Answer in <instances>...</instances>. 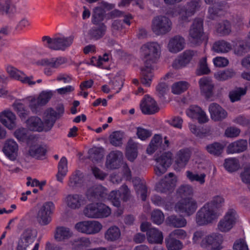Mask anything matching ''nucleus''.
<instances>
[{"mask_svg":"<svg viewBox=\"0 0 250 250\" xmlns=\"http://www.w3.org/2000/svg\"><path fill=\"white\" fill-rule=\"evenodd\" d=\"M73 235V233L69 228L60 227L57 228L55 234V239L58 241H62L68 239Z\"/></svg>","mask_w":250,"mask_h":250,"instance_id":"obj_46","label":"nucleus"},{"mask_svg":"<svg viewBox=\"0 0 250 250\" xmlns=\"http://www.w3.org/2000/svg\"><path fill=\"white\" fill-rule=\"evenodd\" d=\"M137 149L138 144L133 140H129L127 143L125 153V156L129 161L132 162L137 158Z\"/></svg>","mask_w":250,"mask_h":250,"instance_id":"obj_41","label":"nucleus"},{"mask_svg":"<svg viewBox=\"0 0 250 250\" xmlns=\"http://www.w3.org/2000/svg\"><path fill=\"white\" fill-rule=\"evenodd\" d=\"M83 175L79 170H76L69 177L68 186L71 189H74L79 186L83 182Z\"/></svg>","mask_w":250,"mask_h":250,"instance_id":"obj_42","label":"nucleus"},{"mask_svg":"<svg viewBox=\"0 0 250 250\" xmlns=\"http://www.w3.org/2000/svg\"><path fill=\"white\" fill-rule=\"evenodd\" d=\"M223 149V146L219 143H214L207 146L206 147L207 151L214 155H219L221 154Z\"/></svg>","mask_w":250,"mask_h":250,"instance_id":"obj_62","label":"nucleus"},{"mask_svg":"<svg viewBox=\"0 0 250 250\" xmlns=\"http://www.w3.org/2000/svg\"><path fill=\"white\" fill-rule=\"evenodd\" d=\"M191 154L190 148H185L177 152L175 157V164L179 167H184L187 165Z\"/></svg>","mask_w":250,"mask_h":250,"instance_id":"obj_31","label":"nucleus"},{"mask_svg":"<svg viewBox=\"0 0 250 250\" xmlns=\"http://www.w3.org/2000/svg\"><path fill=\"white\" fill-rule=\"evenodd\" d=\"M37 235L36 229L32 228L25 229L17 242L16 250H27L35 241Z\"/></svg>","mask_w":250,"mask_h":250,"instance_id":"obj_9","label":"nucleus"},{"mask_svg":"<svg viewBox=\"0 0 250 250\" xmlns=\"http://www.w3.org/2000/svg\"><path fill=\"white\" fill-rule=\"evenodd\" d=\"M16 12V6L12 2L11 0H0V15L10 17Z\"/></svg>","mask_w":250,"mask_h":250,"instance_id":"obj_34","label":"nucleus"},{"mask_svg":"<svg viewBox=\"0 0 250 250\" xmlns=\"http://www.w3.org/2000/svg\"><path fill=\"white\" fill-rule=\"evenodd\" d=\"M224 167L228 171L234 172L239 168L240 164L238 159L230 158L225 160Z\"/></svg>","mask_w":250,"mask_h":250,"instance_id":"obj_58","label":"nucleus"},{"mask_svg":"<svg viewBox=\"0 0 250 250\" xmlns=\"http://www.w3.org/2000/svg\"><path fill=\"white\" fill-rule=\"evenodd\" d=\"M131 197V191L125 185H122L118 190H112L107 195V199L113 206L119 207L121 205L120 199L128 201Z\"/></svg>","mask_w":250,"mask_h":250,"instance_id":"obj_12","label":"nucleus"},{"mask_svg":"<svg viewBox=\"0 0 250 250\" xmlns=\"http://www.w3.org/2000/svg\"><path fill=\"white\" fill-rule=\"evenodd\" d=\"M53 96V92L50 90L43 91L38 96L39 103L42 106L46 104L51 99Z\"/></svg>","mask_w":250,"mask_h":250,"instance_id":"obj_64","label":"nucleus"},{"mask_svg":"<svg viewBox=\"0 0 250 250\" xmlns=\"http://www.w3.org/2000/svg\"><path fill=\"white\" fill-rule=\"evenodd\" d=\"M114 7V5L108 3L105 1H102L99 6L95 8L94 13L92 15V22L97 24L104 19L106 11L111 10Z\"/></svg>","mask_w":250,"mask_h":250,"instance_id":"obj_23","label":"nucleus"},{"mask_svg":"<svg viewBox=\"0 0 250 250\" xmlns=\"http://www.w3.org/2000/svg\"><path fill=\"white\" fill-rule=\"evenodd\" d=\"M235 75V72L232 68L220 70L215 73L214 77L219 81H225L233 78Z\"/></svg>","mask_w":250,"mask_h":250,"instance_id":"obj_44","label":"nucleus"},{"mask_svg":"<svg viewBox=\"0 0 250 250\" xmlns=\"http://www.w3.org/2000/svg\"><path fill=\"white\" fill-rule=\"evenodd\" d=\"M106 189L101 185H95L90 188L86 192V195L90 199L96 198L98 196L102 198L104 197V194Z\"/></svg>","mask_w":250,"mask_h":250,"instance_id":"obj_43","label":"nucleus"},{"mask_svg":"<svg viewBox=\"0 0 250 250\" xmlns=\"http://www.w3.org/2000/svg\"><path fill=\"white\" fill-rule=\"evenodd\" d=\"M210 117L214 121H219L225 119L228 115L226 111L216 103L211 104L208 107Z\"/></svg>","mask_w":250,"mask_h":250,"instance_id":"obj_30","label":"nucleus"},{"mask_svg":"<svg viewBox=\"0 0 250 250\" xmlns=\"http://www.w3.org/2000/svg\"><path fill=\"white\" fill-rule=\"evenodd\" d=\"M186 114L191 119L197 120L200 124L206 123L209 120L206 112L197 105H190L186 109Z\"/></svg>","mask_w":250,"mask_h":250,"instance_id":"obj_20","label":"nucleus"},{"mask_svg":"<svg viewBox=\"0 0 250 250\" xmlns=\"http://www.w3.org/2000/svg\"><path fill=\"white\" fill-rule=\"evenodd\" d=\"M109 58L108 55L106 53L98 58L93 57L90 60V63L93 65L103 68L104 65L108 61Z\"/></svg>","mask_w":250,"mask_h":250,"instance_id":"obj_60","label":"nucleus"},{"mask_svg":"<svg viewBox=\"0 0 250 250\" xmlns=\"http://www.w3.org/2000/svg\"><path fill=\"white\" fill-rule=\"evenodd\" d=\"M194 193L193 187L188 184L183 185L180 186L176 191L177 195L183 197L185 196H190Z\"/></svg>","mask_w":250,"mask_h":250,"instance_id":"obj_59","label":"nucleus"},{"mask_svg":"<svg viewBox=\"0 0 250 250\" xmlns=\"http://www.w3.org/2000/svg\"><path fill=\"white\" fill-rule=\"evenodd\" d=\"M237 214L233 209H229L218 222L217 229L221 232L229 231L234 226L237 221Z\"/></svg>","mask_w":250,"mask_h":250,"instance_id":"obj_13","label":"nucleus"},{"mask_svg":"<svg viewBox=\"0 0 250 250\" xmlns=\"http://www.w3.org/2000/svg\"><path fill=\"white\" fill-rule=\"evenodd\" d=\"M111 214V208L104 204L98 203L97 219L107 218Z\"/></svg>","mask_w":250,"mask_h":250,"instance_id":"obj_55","label":"nucleus"},{"mask_svg":"<svg viewBox=\"0 0 250 250\" xmlns=\"http://www.w3.org/2000/svg\"><path fill=\"white\" fill-rule=\"evenodd\" d=\"M177 182V177L170 172L156 185V189L158 192L164 193L171 191L176 187Z\"/></svg>","mask_w":250,"mask_h":250,"instance_id":"obj_15","label":"nucleus"},{"mask_svg":"<svg viewBox=\"0 0 250 250\" xmlns=\"http://www.w3.org/2000/svg\"><path fill=\"white\" fill-rule=\"evenodd\" d=\"M247 88L236 87L229 92V98L232 102H235L240 100L241 97L246 95Z\"/></svg>","mask_w":250,"mask_h":250,"instance_id":"obj_48","label":"nucleus"},{"mask_svg":"<svg viewBox=\"0 0 250 250\" xmlns=\"http://www.w3.org/2000/svg\"><path fill=\"white\" fill-rule=\"evenodd\" d=\"M185 40L182 37L176 35L171 38L168 42L167 49L172 54H177L185 47Z\"/></svg>","mask_w":250,"mask_h":250,"instance_id":"obj_25","label":"nucleus"},{"mask_svg":"<svg viewBox=\"0 0 250 250\" xmlns=\"http://www.w3.org/2000/svg\"><path fill=\"white\" fill-rule=\"evenodd\" d=\"M172 23L170 20L165 16H158L152 21L151 29L156 35L166 34L170 32Z\"/></svg>","mask_w":250,"mask_h":250,"instance_id":"obj_7","label":"nucleus"},{"mask_svg":"<svg viewBox=\"0 0 250 250\" xmlns=\"http://www.w3.org/2000/svg\"><path fill=\"white\" fill-rule=\"evenodd\" d=\"M199 85L202 95L207 99L212 96L214 84L210 78L207 77L201 78L199 81Z\"/></svg>","mask_w":250,"mask_h":250,"instance_id":"obj_26","label":"nucleus"},{"mask_svg":"<svg viewBox=\"0 0 250 250\" xmlns=\"http://www.w3.org/2000/svg\"><path fill=\"white\" fill-rule=\"evenodd\" d=\"M89 158L94 162L98 163L103 158L104 150L102 147H93L88 151Z\"/></svg>","mask_w":250,"mask_h":250,"instance_id":"obj_51","label":"nucleus"},{"mask_svg":"<svg viewBox=\"0 0 250 250\" xmlns=\"http://www.w3.org/2000/svg\"><path fill=\"white\" fill-rule=\"evenodd\" d=\"M198 207L196 200L193 197L185 198L177 202L174 207L175 211L190 216L194 213Z\"/></svg>","mask_w":250,"mask_h":250,"instance_id":"obj_10","label":"nucleus"},{"mask_svg":"<svg viewBox=\"0 0 250 250\" xmlns=\"http://www.w3.org/2000/svg\"><path fill=\"white\" fill-rule=\"evenodd\" d=\"M223 236L220 234L215 232L207 233L204 242L202 244V248L210 250H221L223 249Z\"/></svg>","mask_w":250,"mask_h":250,"instance_id":"obj_14","label":"nucleus"},{"mask_svg":"<svg viewBox=\"0 0 250 250\" xmlns=\"http://www.w3.org/2000/svg\"><path fill=\"white\" fill-rule=\"evenodd\" d=\"M141 230L146 231L147 240L150 243H162L163 240L162 232L154 228H150V224L144 222L141 224Z\"/></svg>","mask_w":250,"mask_h":250,"instance_id":"obj_18","label":"nucleus"},{"mask_svg":"<svg viewBox=\"0 0 250 250\" xmlns=\"http://www.w3.org/2000/svg\"><path fill=\"white\" fill-rule=\"evenodd\" d=\"M55 205L51 201L42 204L36 214L37 222L42 226L48 225L51 221V215L55 210Z\"/></svg>","mask_w":250,"mask_h":250,"instance_id":"obj_11","label":"nucleus"},{"mask_svg":"<svg viewBox=\"0 0 250 250\" xmlns=\"http://www.w3.org/2000/svg\"><path fill=\"white\" fill-rule=\"evenodd\" d=\"M74 38L72 36L66 37L62 34H58L51 38L44 36L42 41L44 45L50 49L55 50H64L71 46Z\"/></svg>","mask_w":250,"mask_h":250,"instance_id":"obj_4","label":"nucleus"},{"mask_svg":"<svg viewBox=\"0 0 250 250\" xmlns=\"http://www.w3.org/2000/svg\"><path fill=\"white\" fill-rule=\"evenodd\" d=\"M123 158V155L121 151H111L107 157L106 167L109 169L117 168L119 167Z\"/></svg>","mask_w":250,"mask_h":250,"instance_id":"obj_28","label":"nucleus"},{"mask_svg":"<svg viewBox=\"0 0 250 250\" xmlns=\"http://www.w3.org/2000/svg\"><path fill=\"white\" fill-rule=\"evenodd\" d=\"M98 203L87 205L83 210V215L88 218L97 219Z\"/></svg>","mask_w":250,"mask_h":250,"instance_id":"obj_47","label":"nucleus"},{"mask_svg":"<svg viewBox=\"0 0 250 250\" xmlns=\"http://www.w3.org/2000/svg\"><path fill=\"white\" fill-rule=\"evenodd\" d=\"M167 221L170 225L175 228H183L187 224L185 218L182 217H177L175 215H171L168 217Z\"/></svg>","mask_w":250,"mask_h":250,"instance_id":"obj_53","label":"nucleus"},{"mask_svg":"<svg viewBox=\"0 0 250 250\" xmlns=\"http://www.w3.org/2000/svg\"><path fill=\"white\" fill-rule=\"evenodd\" d=\"M166 247L168 250H181L183 248V243L179 240L168 236L166 239Z\"/></svg>","mask_w":250,"mask_h":250,"instance_id":"obj_52","label":"nucleus"},{"mask_svg":"<svg viewBox=\"0 0 250 250\" xmlns=\"http://www.w3.org/2000/svg\"><path fill=\"white\" fill-rule=\"evenodd\" d=\"M13 106L19 116L22 119H25L29 114V111L26 109L20 101H16L13 104Z\"/></svg>","mask_w":250,"mask_h":250,"instance_id":"obj_56","label":"nucleus"},{"mask_svg":"<svg viewBox=\"0 0 250 250\" xmlns=\"http://www.w3.org/2000/svg\"><path fill=\"white\" fill-rule=\"evenodd\" d=\"M164 139V143H162L163 139L162 136L160 135H154L147 148V153L152 154L159 147H161L163 149L169 146V141L166 137Z\"/></svg>","mask_w":250,"mask_h":250,"instance_id":"obj_27","label":"nucleus"},{"mask_svg":"<svg viewBox=\"0 0 250 250\" xmlns=\"http://www.w3.org/2000/svg\"><path fill=\"white\" fill-rule=\"evenodd\" d=\"M135 189L138 196L145 201L147 196V189L145 183L139 178H135L133 181Z\"/></svg>","mask_w":250,"mask_h":250,"instance_id":"obj_39","label":"nucleus"},{"mask_svg":"<svg viewBox=\"0 0 250 250\" xmlns=\"http://www.w3.org/2000/svg\"><path fill=\"white\" fill-rule=\"evenodd\" d=\"M67 206L74 209H79L85 203L84 198L78 194H71L67 195L65 198Z\"/></svg>","mask_w":250,"mask_h":250,"instance_id":"obj_29","label":"nucleus"},{"mask_svg":"<svg viewBox=\"0 0 250 250\" xmlns=\"http://www.w3.org/2000/svg\"><path fill=\"white\" fill-rule=\"evenodd\" d=\"M155 172L157 175L161 176L172 164V154L170 152H163L158 154L155 158Z\"/></svg>","mask_w":250,"mask_h":250,"instance_id":"obj_8","label":"nucleus"},{"mask_svg":"<svg viewBox=\"0 0 250 250\" xmlns=\"http://www.w3.org/2000/svg\"><path fill=\"white\" fill-rule=\"evenodd\" d=\"M74 228L80 233L94 235L99 233L103 229V226L98 221L84 220L77 223Z\"/></svg>","mask_w":250,"mask_h":250,"instance_id":"obj_6","label":"nucleus"},{"mask_svg":"<svg viewBox=\"0 0 250 250\" xmlns=\"http://www.w3.org/2000/svg\"><path fill=\"white\" fill-rule=\"evenodd\" d=\"M248 142L246 140L240 139L235 141L228 145L227 151L229 154L238 153L246 150Z\"/></svg>","mask_w":250,"mask_h":250,"instance_id":"obj_32","label":"nucleus"},{"mask_svg":"<svg viewBox=\"0 0 250 250\" xmlns=\"http://www.w3.org/2000/svg\"><path fill=\"white\" fill-rule=\"evenodd\" d=\"M189 39L190 42L195 45L201 44L206 39L204 32L203 20L201 18L194 20L189 30Z\"/></svg>","mask_w":250,"mask_h":250,"instance_id":"obj_5","label":"nucleus"},{"mask_svg":"<svg viewBox=\"0 0 250 250\" xmlns=\"http://www.w3.org/2000/svg\"><path fill=\"white\" fill-rule=\"evenodd\" d=\"M46 152V146L38 144L31 145L28 150L29 154L36 159H43Z\"/></svg>","mask_w":250,"mask_h":250,"instance_id":"obj_36","label":"nucleus"},{"mask_svg":"<svg viewBox=\"0 0 250 250\" xmlns=\"http://www.w3.org/2000/svg\"><path fill=\"white\" fill-rule=\"evenodd\" d=\"M16 115L10 110L0 112V123L9 130H13L17 126Z\"/></svg>","mask_w":250,"mask_h":250,"instance_id":"obj_24","label":"nucleus"},{"mask_svg":"<svg viewBox=\"0 0 250 250\" xmlns=\"http://www.w3.org/2000/svg\"><path fill=\"white\" fill-rule=\"evenodd\" d=\"M187 179L191 182H196L200 185H203L206 182V174L205 173L193 172L190 170L186 172Z\"/></svg>","mask_w":250,"mask_h":250,"instance_id":"obj_40","label":"nucleus"},{"mask_svg":"<svg viewBox=\"0 0 250 250\" xmlns=\"http://www.w3.org/2000/svg\"><path fill=\"white\" fill-rule=\"evenodd\" d=\"M216 31L222 35H227L231 32V26L229 21H225L219 22L215 26Z\"/></svg>","mask_w":250,"mask_h":250,"instance_id":"obj_57","label":"nucleus"},{"mask_svg":"<svg viewBox=\"0 0 250 250\" xmlns=\"http://www.w3.org/2000/svg\"><path fill=\"white\" fill-rule=\"evenodd\" d=\"M124 133L121 131H115L110 136V141L115 146H119L122 144Z\"/></svg>","mask_w":250,"mask_h":250,"instance_id":"obj_63","label":"nucleus"},{"mask_svg":"<svg viewBox=\"0 0 250 250\" xmlns=\"http://www.w3.org/2000/svg\"><path fill=\"white\" fill-rule=\"evenodd\" d=\"M67 160L65 157H62L60 159L58 166V173L56 178L58 181L62 183L63 179L66 175L68 172Z\"/></svg>","mask_w":250,"mask_h":250,"instance_id":"obj_38","label":"nucleus"},{"mask_svg":"<svg viewBox=\"0 0 250 250\" xmlns=\"http://www.w3.org/2000/svg\"><path fill=\"white\" fill-rule=\"evenodd\" d=\"M189 84L186 81H179L174 83L171 86V91L174 94H180L187 90Z\"/></svg>","mask_w":250,"mask_h":250,"instance_id":"obj_54","label":"nucleus"},{"mask_svg":"<svg viewBox=\"0 0 250 250\" xmlns=\"http://www.w3.org/2000/svg\"><path fill=\"white\" fill-rule=\"evenodd\" d=\"M188 128L191 133L199 138H203L210 134V130L209 128L200 129L194 124L189 123Z\"/></svg>","mask_w":250,"mask_h":250,"instance_id":"obj_49","label":"nucleus"},{"mask_svg":"<svg viewBox=\"0 0 250 250\" xmlns=\"http://www.w3.org/2000/svg\"><path fill=\"white\" fill-rule=\"evenodd\" d=\"M121 237V231L119 228L115 225L109 227L104 234V239L108 242H116Z\"/></svg>","mask_w":250,"mask_h":250,"instance_id":"obj_35","label":"nucleus"},{"mask_svg":"<svg viewBox=\"0 0 250 250\" xmlns=\"http://www.w3.org/2000/svg\"><path fill=\"white\" fill-rule=\"evenodd\" d=\"M7 73L13 78L20 81L23 84H27L29 86H33L37 83H41V79L38 80L36 82L33 80L32 76H27L23 72L21 71L12 66H8L6 68Z\"/></svg>","mask_w":250,"mask_h":250,"instance_id":"obj_16","label":"nucleus"},{"mask_svg":"<svg viewBox=\"0 0 250 250\" xmlns=\"http://www.w3.org/2000/svg\"><path fill=\"white\" fill-rule=\"evenodd\" d=\"M66 62L65 58L59 57L57 58L42 59L38 61L36 64L39 65H48L52 68H57Z\"/></svg>","mask_w":250,"mask_h":250,"instance_id":"obj_37","label":"nucleus"},{"mask_svg":"<svg viewBox=\"0 0 250 250\" xmlns=\"http://www.w3.org/2000/svg\"><path fill=\"white\" fill-rule=\"evenodd\" d=\"M56 117V112L52 108H49L46 109L43 113V122L37 116H32L26 121L27 127L31 131H48L54 125Z\"/></svg>","mask_w":250,"mask_h":250,"instance_id":"obj_2","label":"nucleus"},{"mask_svg":"<svg viewBox=\"0 0 250 250\" xmlns=\"http://www.w3.org/2000/svg\"><path fill=\"white\" fill-rule=\"evenodd\" d=\"M28 104V106L34 113H37L41 110L42 105L39 103L38 99L34 96H29L24 100Z\"/></svg>","mask_w":250,"mask_h":250,"instance_id":"obj_50","label":"nucleus"},{"mask_svg":"<svg viewBox=\"0 0 250 250\" xmlns=\"http://www.w3.org/2000/svg\"><path fill=\"white\" fill-rule=\"evenodd\" d=\"M140 109L146 115H151L158 112L159 108L156 101L149 96H145L140 103Z\"/></svg>","mask_w":250,"mask_h":250,"instance_id":"obj_22","label":"nucleus"},{"mask_svg":"<svg viewBox=\"0 0 250 250\" xmlns=\"http://www.w3.org/2000/svg\"><path fill=\"white\" fill-rule=\"evenodd\" d=\"M221 212L213 208L212 203L205 204L197 212L195 221L199 226L207 225L216 221Z\"/></svg>","mask_w":250,"mask_h":250,"instance_id":"obj_3","label":"nucleus"},{"mask_svg":"<svg viewBox=\"0 0 250 250\" xmlns=\"http://www.w3.org/2000/svg\"><path fill=\"white\" fill-rule=\"evenodd\" d=\"M69 244L73 250H82L90 247L91 242L88 237H80L71 240Z\"/></svg>","mask_w":250,"mask_h":250,"instance_id":"obj_33","label":"nucleus"},{"mask_svg":"<svg viewBox=\"0 0 250 250\" xmlns=\"http://www.w3.org/2000/svg\"><path fill=\"white\" fill-rule=\"evenodd\" d=\"M206 232L204 230H199L193 233L192 242L194 244L199 245L203 247V243L204 242L206 236Z\"/></svg>","mask_w":250,"mask_h":250,"instance_id":"obj_61","label":"nucleus"},{"mask_svg":"<svg viewBox=\"0 0 250 250\" xmlns=\"http://www.w3.org/2000/svg\"><path fill=\"white\" fill-rule=\"evenodd\" d=\"M201 0H192L189 2L186 8L180 12L179 22L181 24L188 22L189 18L194 15L200 6Z\"/></svg>","mask_w":250,"mask_h":250,"instance_id":"obj_19","label":"nucleus"},{"mask_svg":"<svg viewBox=\"0 0 250 250\" xmlns=\"http://www.w3.org/2000/svg\"><path fill=\"white\" fill-rule=\"evenodd\" d=\"M161 46L157 42H148L141 47L142 59L144 65L141 68V82L149 86L154 77V63L161 54Z\"/></svg>","mask_w":250,"mask_h":250,"instance_id":"obj_1","label":"nucleus"},{"mask_svg":"<svg viewBox=\"0 0 250 250\" xmlns=\"http://www.w3.org/2000/svg\"><path fill=\"white\" fill-rule=\"evenodd\" d=\"M2 151L8 159L14 161L19 155V146L14 139L9 138L4 141Z\"/></svg>","mask_w":250,"mask_h":250,"instance_id":"obj_17","label":"nucleus"},{"mask_svg":"<svg viewBox=\"0 0 250 250\" xmlns=\"http://www.w3.org/2000/svg\"><path fill=\"white\" fill-rule=\"evenodd\" d=\"M196 56V52L191 50H186L174 61L172 66L176 69L185 67L189 64Z\"/></svg>","mask_w":250,"mask_h":250,"instance_id":"obj_21","label":"nucleus"},{"mask_svg":"<svg viewBox=\"0 0 250 250\" xmlns=\"http://www.w3.org/2000/svg\"><path fill=\"white\" fill-rule=\"evenodd\" d=\"M232 49L231 44L225 41H219L215 42L212 46V49L218 53H225Z\"/></svg>","mask_w":250,"mask_h":250,"instance_id":"obj_45","label":"nucleus"}]
</instances>
